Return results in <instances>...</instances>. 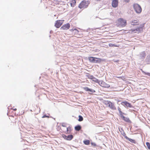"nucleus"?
I'll use <instances>...</instances> for the list:
<instances>
[{"label": "nucleus", "mask_w": 150, "mask_h": 150, "mask_svg": "<svg viewBox=\"0 0 150 150\" xmlns=\"http://www.w3.org/2000/svg\"><path fill=\"white\" fill-rule=\"evenodd\" d=\"M144 26V24H141L139 26L137 27V28L135 29L136 33H141L143 32V29Z\"/></svg>", "instance_id": "obj_5"}, {"label": "nucleus", "mask_w": 150, "mask_h": 150, "mask_svg": "<svg viewBox=\"0 0 150 150\" xmlns=\"http://www.w3.org/2000/svg\"><path fill=\"white\" fill-rule=\"evenodd\" d=\"M125 138L127 139V140H128L130 142H131L132 143L135 144L136 143V142L134 140L130 139L129 138H128L127 136H125Z\"/></svg>", "instance_id": "obj_15"}, {"label": "nucleus", "mask_w": 150, "mask_h": 150, "mask_svg": "<svg viewBox=\"0 0 150 150\" xmlns=\"http://www.w3.org/2000/svg\"><path fill=\"white\" fill-rule=\"evenodd\" d=\"M122 135H123V136H124L125 137V136H126V134H125V132H124V133H123V134H122Z\"/></svg>", "instance_id": "obj_33"}, {"label": "nucleus", "mask_w": 150, "mask_h": 150, "mask_svg": "<svg viewBox=\"0 0 150 150\" xmlns=\"http://www.w3.org/2000/svg\"><path fill=\"white\" fill-rule=\"evenodd\" d=\"M118 110L119 111V113L120 114V116H122V115H123V114H124V113H122V112L121 111V109L119 107H118Z\"/></svg>", "instance_id": "obj_22"}, {"label": "nucleus", "mask_w": 150, "mask_h": 150, "mask_svg": "<svg viewBox=\"0 0 150 150\" xmlns=\"http://www.w3.org/2000/svg\"><path fill=\"white\" fill-rule=\"evenodd\" d=\"M89 60L91 62L98 63L100 62L101 59L100 58L90 57L88 58Z\"/></svg>", "instance_id": "obj_3"}, {"label": "nucleus", "mask_w": 150, "mask_h": 150, "mask_svg": "<svg viewBox=\"0 0 150 150\" xmlns=\"http://www.w3.org/2000/svg\"><path fill=\"white\" fill-rule=\"evenodd\" d=\"M101 0H96V1H100Z\"/></svg>", "instance_id": "obj_37"}, {"label": "nucleus", "mask_w": 150, "mask_h": 150, "mask_svg": "<svg viewBox=\"0 0 150 150\" xmlns=\"http://www.w3.org/2000/svg\"><path fill=\"white\" fill-rule=\"evenodd\" d=\"M146 55V53L144 52H143L140 54V56L142 59H144Z\"/></svg>", "instance_id": "obj_18"}, {"label": "nucleus", "mask_w": 150, "mask_h": 150, "mask_svg": "<svg viewBox=\"0 0 150 150\" xmlns=\"http://www.w3.org/2000/svg\"><path fill=\"white\" fill-rule=\"evenodd\" d=\"M117 25L120 27H125L127 25L126 21L122 18H119L117 22Z\"/></svg>", "instance_id": "obj_1"}, {"label": "nucleus", "mask_w": 150, "mask_h": 150, "mask_svg": "<svg viewBox=\"0 0 150 150\" xmlns=\"http://www.w3.org/2000/svg\"><path fill=\"white\" fill-rule=\"evenodd\" d=\"M64 21V20H58L56 21L55 26L57 28H59L63 24Z\"/></svg>", "instance_id": "obj_7"}, {"label": "nucleus", "mask_w": 150, "mask_h": 150, "mask_svg": "<svg viewBox=\"0 0 150 150\" xmlns=\"http://www.w3.org/2000/svg\"><path fill=\"white\" fill-rule=\"evenodd\" d=\"M146 145L147 146V147L148 149H150V144L149 143L147 142L146 143Z\"/></svg>", "instance_id": "obj_28"}, {"label": "nucleus", "mask_w": 150, "mask_h": 150, "mask_svg": "<svg viewBox=\"0 0 150 150\" xmlns=\"http://www.w3.org/2000/svg\"><path fill=\"white\" fill-rule=\"evenodd\" d=\"M70 2L72 4V7H74V6L76 4V2L75 0H73Z\"/></svg>", "instance_id": "obj_21"}, {"label": "nucleus", "mask_w": 150, "mask_h": 150, "mask_svg": "<svg viewBox=\"0 0 150 150\" xmlns=\"http://www.w3.org/2000/svg\"><path fill=\"white\" fill-rule=\"evenodd\" d=\"M112 7L115 8L117 7L118 5V1L117 0H113L112 2Z\"/></svg>", "instance_id": "obj_12"}, {"label": "nucleus", "mask_w": 150, "mask_h": 150, "mask_svg": "<svg viewBox=\"0 0 150 150\" xmlns=\"http://www.w3.org/2000/svg\"><path fill=\"white\" fill-rule=\"evenodd\" d=\"M31 111L34 112L35 114H37L40 112V110L39 108L35 106L33 107V110H31Z\"/></svg>", "instance_id": "obj_8"}, {"label": "nucleus", "mask_w": 150, "mask_h": 150, "mask_svg": "<svg viewBox=\"0 0 150 150\" xmlns=\"http://www.w3.org/2000/svg\"><path fill=\"white\" fill-rule=\"evenodd\" d=\"M100 85L103 87L105 88H109L110 87V86L109 84L106 83L104 82H101L100 83Z\"/></svg>", "instance_id": "obj_13"}, {"label": "nucleus", "mask_w": 150, "mask_h": 150, "mask_svg": "<svg viewBox=\"0 0 150 150\" xmlns=\"http://www.w3.org/2000/svg\"><path fill=\"white\" fill-rule=\"evenodd\" d=\"M146 60L148 64H150V54L147 56Z\"/></svg>", "instance_id": "obj_17"}, {"label": "nucleus", "mask_w": 150, "mask_h": 150, "mask_svg": "<svg viewBox=\"0 0 150 150\" xmlns=\"http://www.w3.org/2000/svg\"><path fill=\"white\" fill-rule=\"evenodd\" d=\"M79 119L78 120L79 121H81L83 120V118L82 116L81 115H79Z\"/></svg>", "instance_id": "obj_24"}, {"label": "nucleus", "mask_w": 150, "mask_h": 150, "mask_svg": "<svg viewBox=\"0 0 150 150\" xmlns=\"http://www.w3.org/2000/svg\"><path fill=\"white\" fill-rule=\"evenodd\" d=\"M129 32L130 33H136L135 29H132L129 30Z\"/></svg>", "instance_id": "obj_20"}, {"label": "nucleus", "mask_w": 150, "mask_h": 150, "mask_svg": "<svg viewBox=\"0 0 150 150\" xmlns=\"http://www.w3.org/2000/svg\"><path fill=\"white\" fill-rule=\"evenodd\" d=\"M73 136L72 135H68L66 136V140H71L73 138Z\"/></svg>", "instance_id": "obj_16"}, {"label": "nucleus", "mask_w": 150, "mask_h": 150, "mask_svg": "<svg viewBox=\"0 0 150 150\" xmlns=\"http://www.w3.org/2000/svg\"><path fill=\"white\" fill-rule=\"evenodd\" d=\"M121 117L122 118V119L124 120L125 121L127 122H130V120L127 117H125L123 115L122 116H121Z\"/></svg>", "instance_id": "obj_14"}, {"label": "nucleus", "mask_w": 150, "mask_h": 150, "mask_svg": "<svg viewBox=\"0 0 150 150\" xmlns=\"http://www.w3.org/2000/svg\"><path fill=\"white\" fill-rule=\"evenodd\" d=\"M84 89L86 91L90 92V93H89L90 94H91L92 93L95 92V91L94 90L92 89L89 88L87 87L84 88Z\"/></svg>", "instance_id": "obj_11"}, {"label": "nucleus", "mask_w": 150, "mask_h": 150, "mask_svg": "<svg viewBox=\"0 0 150 150\" xmlns=\"http://www.w3.org/2000/svg\"><path fill=\"white\" fill-rule=\"evenodd\" d=\"M84 144L86 145H88L89 144L90 142L88 140H86L83 141Z\"/></svg>", "instance_id": "obj_23"}, {"label": "nucleus", "mask_w": 150, "mask_h": 150, "mask_svg": "<svg viewBox=\"0 0 150 150\" xmlns=\"http://www.w3.org/2000/svg\"><path fill=\"white\" fill-rule=\"evenodd\" d=\"M133 7L136 12L137 13H140L142 11V8L139 5L135 4L133 5Z\"/></svg>", "instance_id": "obj_4"}, {"label": "nucleus", "mask_w": 150, "mask_h": 150, "mask_svg": "<svg viewBox=\"0 0 150 150\" xmlns=\"http://www.w3.org/2000/svg\"><path fill=\"white\" fill-rule=\"evenodd\" d=\"M105 104L107 105L111 109L113 110H115L116 109V108L114 104L111 102L107 101L106 102Z\"/></svg>", "instance_id": "obj_6"}, {"label": "nucleus", "mask_w": 150, "mask_h": 150, "mask_svg": "<svg viewBox=\"0 0 150 150\" xmlns=\"http://www.w3.org/2000/svg\"><path fill=\"white\" fill-rule=\"evenodd\" d=\"M70 25L69 23H67L66 24V29H69L70 27Z\"/></svg>", "instance_id": "obj_30"}, {"label": "nucleus", "mask_w": 150, "mask_h": 150, "mask_svg": "<svg viewBox=\"0 0 150 150\" xmlns=\"http://www.w3.org/2000/svg\"><path fill=\"white\" fill-rule=\"evenodd\" d=\"M89 3L85 0H83L81 2L79 6V7L80 8H87Z\"/></svg>", "instance_id": "obj_2"}, {"label": "nucleus", "mask_w": 150, "mask_h": 150, "mask_svg": "<svg viewBox=\"0 0 150 150\" xmlns=\"http://www.w3.org/2000/svg\"><path fill=\"white\" fill-rule=\"evenodd\" d=\"M81 129V127L79 125H78L77 126H76L75 127V129L77 131H79Z\"/></svg>", "instance_id": "obj_19"}, {"label": "nucleus", "mask_w": 150, "mask_h": 150, "mask_svg": "<svg viewBox=\"0 0 150 150\" xmlns=\"http://www.w3.org/2000/svg\"><path fill=\"white\" fill-rule=\"evenodd\" d=\"M61 30H65L66 29V25H64L60 28Z\"/></svg>", "instance_id": "obj_29"}, {"label": "nucleus", "mask_w": 150, "mask_h": 150, "mask_svg": "<svg viewBox=\"0 0 150 150\" xmlns=\"http://www.w3.org/2000/svg\"><path fill=\"white\" fill-rule=\"evenodd\" d=\"M125 2H128L129 1V0H125Z\"/></svg>", "instance_id": "obj_35"}, {"label": "nucleus", "mask_w": 150, "mask_h": 150, "mask_svg": "<svg viewBox=\"0 0 150 150\" xmlns=\"http://www.w3.org/2000/svg\"><path fill=\"white\" fill-rule=\"evenodd\" d=\"M121 104L123 106L125 105L127 107L131 108L132 107V106L130 103L126 101L122 102L121 103Z\"/></svg>", "instance_id": "obj_9"}, {"label": "nucleus", "mask_w": 150, "mask_h": 150, "mask_svg": "<svg viewBox=\"0 0 150 150\" xmlns=\"http://www.w3.org/2000/svg\"><path fill=\"white\" fill-rule=\"evenodd\" d=\"M93 81H94L96 83H99V80H98V79H97L95 78H93Z\"/></svg>", "instance_id": "obj_27"}, {"label": "nucleus", "mask_w": 150, "mask_h": 150, "mask_svg": "<svg viewBox=\"0 0 150 150\" xmlns=\"http://www.w3.org/2000/svg\"><path fill=\"white\" fill-rule=\"evenodd\" d=\"M74 30L73 29H71V30H69L70 32L69 33L68 31L69 30H68L67 31H66V32H67V33H68V34H67L68 35H71L72 33V32Z\"/></svg>", "instance_id": "obj_26"}, {"label": "nucleus", "mask_w": 150, "mask_h": 150, "mask_svg": "<svg viewBox=\"0 0 150 150\" xmlns=\"http://www.w3.org/2000/svg\"><path fill=\"white\" fill-rule=\"evenodd\" d=\"M146 75H148L150 76V73H146Z\"/></svg>", "instance_id": "obj_34"}, {"label": "nucleus", "mask_w": 150, "mask_h": 150, "mask_svg": "<svg viewBox=\"0 0 150 150\" xmlns=\"http://www.w3.org/2000/svg\"><path fill=\"white\" fill-rule=\"evenodd\" d=\"M44 117V116L43 117Z\"/></svg>", "instance_id": "obj_38"}, {"label": "nucleus", "mask_w": 150, "mask_h": 150, "mask_svg": "<svg viewBox=\"0 0 150 150\" xmlns=\"http://www.w3.org/2000/svg\"><path fill=\"white\" fill-rule=\"evenodd\" d=\"M72 4L71 3V2H69L68 3H67V5L69 6H70L72 7Z\"/></svg>", "instance_id": "obj_31"}, {"label": "nucleus", "mask_w": 150, "mask_h": 150, "mask_svg": "<svg viewBox=\"0 0 150 150\" xmlns=\"http://www.w3.org/2000/svg\"><path fill=\"white\" fill-rule=\"evenodd\" d=\"M130 24L131 25H138L139 24V21L137 20H132L130 22Z\"/></svg>", "instance_id": "obj_10"}, {"label": "nucleus", "mask_w": 150, "mask_h": 150, "mask_svg": "<svg viewBox=\"0 0 150 150\" xmlns=\"http://www.w3.org/2000/svg\"><path fill=\"white\" fill-rule=\"evenodd\" d=\"M13 110L14 111H16V110H17V109L16 108H14V109H13Z\"/></svg>", "instance_id": "obj_36"}, {"label": "nucleus", "mask_w": 150, "mask_h": 150, "mask_svg": "<svg viewBox=\"0 0 150 150\" xmlns=\"http://www.w3.org/2000/svg\"><path fill=\"white\" fill-rule=\"evenodd\" d=\"M71 129L70 127H69L67 128V132L68 134L70 133Z\"/></svg>", "instance_id": "obj_25"}, {"label": "nucleus", "mask_w": 150, "mask_h": 150, "mask_svg": "<svg viewBox=\"0 0 150 150\" xmlns=\"http://www.w3.org/2000/svg\"><path fill=\"white\" fill-rule=\"evenodd\" d=\"M109 45L110 47L116 46L115 45V44L112 43H110L109 44Z\"/></svg>", "instance_id": "obj_32"}]
</instances>
